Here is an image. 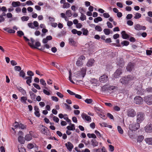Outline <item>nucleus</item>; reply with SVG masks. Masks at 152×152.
I'll return each mask as SVG.
<instances>
[{"mask_svg":"<svg viewBox=\"0 0 152 152\" xmlns=\"http://www.w3.org/2000/svg\"><path fill=\"white\" fill-rule=\"evenodd\" d=\"M117 129L118 132L121 134H122L124 133V131L120 126H118Z\"/></svg>","mask_w":152,"mask_h":152,"instance_id":"nucleus-39","label":"nucleus"},{"mask_svg":"<svg viewBox=\"0 0 152 152\" xmlns=\"http://www.w3.org/2000/svg\"><path fill=\"white\" fill-rule=\"evenodd\" d=\"M25 73L24 72L23 70H21L20 73H19V75L20 77H22L23 78L25 79Z\"/></svg>","mask_w":152,"mask_h":152,"instance_id":"nucleus-45","label":"nucleus"},{"mask_svg":"<svg viewBox=\"0 0 152 152\" xmlns=\"http://www.w3.org/2000/svg\"><path fill=\"white\" fill-rule=\"evenodd\" d=\"M107 26L109 28H112L113 26L111 23L108 21L107 22Z\"/></svg>","mask_w":152,"mask_h":152,"instance_id":"nucleus-59","label":"nucleus"},{"mask_svg":"<svg viewBox=\"0 0 152 152\" xmlns=\"http://www.w3.org/2000/svg\"><path fill=\"white\" fill-rule=\"evenodd\" d=\"M17 33H18V35L20 37H21L24 34L23 31H18Z\"/></svg>","mask_w":152,"mask_h":152,"instance_id":"nucleus-54","label":"nucleus"},{"mask_svg":"<svg viewBox=\"0 0 152 152\" xmlns=\"http://www.w3.org/2000/svg\"><path fill=\"white\" fill-rule=\"evenodd\" d=\"M82 31L83 32V34L84 35H88V31L85 28H82Z\"/></svg>","mask_w":152,"mask_h":152,"instance_id":"nucleus-41","label":"nucleus"},{"mask_svg":"<svg viewBox=\"0 0 152 152\" xmlns=\"http://www.w3.org/2000/svg\"><path fill=\"white\" fill-rule=\"evenodd\" d=\"M27 100V98L25 96H22L21 97L20 100L22 102L24 103H26V100Z\"/></svg>","mask_w":152,"mask_h":152,"instance_id":"nucleus-38","label":"nucleus"},{"mask_svg":"<svg viewBox=\"0 0 152 152\" xmlns=\"http://www.w3.org/2000/svg\"><path fill=\"white\" fill-rule=\"evenodd\" d=\"M32 138V136L30 134H26L25 137V139L26 141H29L31 140Z\"/></svg>","mask_w":152,"mask_h":152,"instance_id":"nucleus-24","label":"nucleus"},{"mask_svg":"<svg viewBox=\"0 0 152 152\" xmlns=\"http://www.w3.org/2000/svg\"><path fill=\"white\" fill-rule=\"evenodd\" d=\"M91 83L94 86H97V85H98V81L97 80L94 78L92 79L91 81Z\"/></svg>","mask_w":152,"mask_h":152,"instance_id":"nucleus-28","label":"nucleus"},{"mask_svg":"<svg viewBox=\"0 0 152 152\" xmlns=\"http://www.w3.org/2000/svg\"><path fill=\"white\" fill-rule=\"evenodd\" d=\"M80 12L81 14V16L80 18L81 20L83 21L84 20H86V16L82 12V11H81Z\"/></svg>","mask_w":152,"mask_h":152,"instance_id":"nucleus-32","label":"nucleus"},{"mask_svg":"<svg viewBox=\"0 0 152 152\" xmlns=\"http://www.w3.org/2000/svg\"><path fill=\"white\" fill-rule=\"evenodd\" d=\"M145 91L147 93H152V88L151 87H149L147 88Z\"/></svg>","mask_w":152,"mask_h":152,"instance_id":"nucleus-49","label":"nucleus"},{"mask_svg":"<svg viewBox=\"0 0 152 152\" xmlns=\"http://www.w3.org/2000/svg\"><path fill=\"white\" fill-rule=\"evenodd\" d=\"M143 99L140 96H136L134 98V102L136 104H140L143 103Z\"/></svg>","mask_w":152,"mask_h":152,"instance_id":"nucleus-7","label":"nucleus"},{"mask_svg":"<svg viewBox=\"0 0 152 152\" xmlns=\"http://www.w3.org/2000/svg\"><path fill=\"white\" fill-rule=\"evenodd\" d=\"M40 83L42 85L44 86V88H45L47 89V88L46 87V84L45 81L43 79H41L40 80Z\"/></svg>","mask_w":152,"mask_h":152,"instance_id":"nucleus-34","label":"nucleus"},{"mask_svg":"<svg viewBox=\"0 0 152 152\" xmlns=\"http://www.w3.org/2000/svg\"><path fill=\"white\" fill-rule=\"evenodd\" d=\"M95 30H96L97 31H98L100 32V31H102V27L101 26H98V25L96 26L95 27Z\"/></svg>","mask_w":152,"mask_h":152,"instance_id":"nucleus-40","label":"nucleus"},{"mask_svg":"<svg viewBox=\"0 0 152 152\" xmlns=\"http://www.w3.org/2000/svg\"><path fill=\"white\" fill-rule=\"evenodd\" d=\"M126 113L127 116L130 117H133L135 116L136 115V113L134 110L133 109H128Z\"/></svg>","mask_w":152,"mask_h":152,"instance_id":"nucleus-4","label":"nucleus"},{"mask_svg":"<svg viewBox=\"0 0 152 152\" xmlns=\"http://www.w3.org/2000/svg\"><path fill=\"white\" fill-rule=\"evenodd\" d=\"M17 88L18 89L20 92H21L23 95H24L26 94V91L21 87H17Z\"/></svg>","mask_w":152,"mask_h":152,"instance_id":"nucleus-26","label":"nucleus"},{"mask_svg":"<svg viewBox=\"0 0 152 152\" xmlns=\"http://www.w3.org/2000/svg\"><path fill=\"white\" fill-rule=\"evenodd\" d=\"M65 145L67 149L69 151H71L73 147L72 144L69 142H68L67 143H66Z\"/></svg>","mask_w":152,"mask_h":152,"instance_id":"nucleus-14","label":"nucleus"},{"mask_svg":"<svg viewBox=\"0 0 152 152\" xmlns=\"http://www.w3.org/2000/svg\"><path fill=\"white\" fill-rule=\"evenodd\" d=\"M20 3L19 1H13L12 5L14 7H16L20 5Z\"/></svg>","mask_w":152,"mask_h":152,"instance_id":"nucleus-22","label":"nucleus"},{"mask_svg":"<svg viewBox=\"0 0 152 152\" xmlns=\"http://www.w3.org/2000/svg\"><path fill=\"white\" fill-rule=\"evenodd\" d=\"M27 74L28 75L31 77L34 75L33 72L31 71H28L27 72Z\"/></svg>","mask_w":152,"mask_h":152,"instance_id":"nucleus-55","label":"nucleus"},{"mask_svg":"<svg viewBox=\"0 0 152 152\" xmlns=\"http://www.w3.org/2000/svg\"><path fill=\"white\" fill-rule=\"evenodd\" d=\"M129 42L125 40L123 41L122 42H121V44L123 45L124 46H127L129 44Z\"/></svg>","mask_w":152,"mask_h":152,"instance_id":"nucleus-47","label":"nucleus"},{"mask_svg":"<svg viewBox=\"0 0 152 152\" xmlns=\"http://www.w3.org/2000/svg\"><path fill=\"white\" fill-rule=\"evenodd\" d=\"M69 44L71 45L74 46L76 43V42L73 39L70 38L69 39Z\"/></svg>","mask_w":152,"mask_h":152,"instance_id":"nucleus-21","label":"nucleus"},{"mask_svg":"<svg viewBox=\"0 0 152 152\" xmlns=\"http://www.w3.org/2000/svg\"><path fill=\"white\" fill-rule=\"evenodd\" d=\"M28 26L29 27L31 28H34V26L33 24L32 23H30L28 24Z\"/></svg>","mask_w":152,"mask_h":152,"instance_id":"nucleus-60","label":"nucleus"},{"mask_svg":"<svg viewBox=\"0 0 152 152\" xmlns=\"http://www.w3.org/2000/svg\"><path fill=\"white\" fill-rule=\"evenodd\" d=\"M86 68H82L81 69L82 75L84 77L86 74Z\"/></svg>","mask_w":152,"mask_h":152,"instance_id":"nucleus-37","label":"nucleus"},{"mask_svg":"<svg viewBox=\"0 0 152 152\" xmlns=\"http://www.w3.org/2000/svg\"><path fill=\"white\" fill-rule=\"evenodd\" d=\"M144 101L148 104H152V95H148L145 96L144 99Z\"/></svg>","mask_w":152,"mask_h":152,"instance_id":"nucleus-6","label":"nucleus"},{"mask_svg":"<svg viewBox=\"0 0 152 152\" xmlns=\"http://www.w3.org/2000/svg\"><path fill=\"white\" fill-rule=\"evenodd\" d=\"M103 16L105 18H108L110 17V15L108 13H105L103 14Z\"/></svg>","mask_w":152,"mask_h":152,"instance_id":"nucleus-63","label":"nucleus"},{"mask_svg":"<svg viewBox=\"0 0 152 152\" xmlns=\"http://www.w3.org/2000/svg\"><path fill=\"white\" fill-rule=\"evenodd\" d=\"M145 129L146 132H152V124H148L145 127Z\"/></svg>","mask_w":152,"mask_h":152,"instance_id":"nucleus-8","label":"nucleus"},{"mask_svg":"<svg viewBox=\"0 0 152 152\" xmlns=\"http://www.w3.org/2000/svg\"><path fill=\"white\" fill-rule=\"evenodd\" d=\"M94 62V59H90L88 62L87 65L89 67L92 66Z\"/></svg>","mask_w":152,"mask_h":152,"instance_id":"nucleus-19","label":"nucleus"},{"mask_svg":"<svg viewBox=\"0 0 152 152\" xmlns=\"http://www.w3.org/2000/svg\"><path fill=\"white\" fill-rule=\"evenodd\" d=\"M46 129L47 128H46L45 127H43L41 130V132L42 133L44 134H46Z\"/></svg>","mask_w":152,"mask_h":152,"instance_id":"nucleus-52","label":"nucleus"},{"mask_svg":"<svg viewBox=\"0 0 152 152\" xmlns=\"http://www.w3.org/2000/svg\"><path fill=\"white\" fill-rule=\"evenodd\" d=\"M87 136L89 137V138H92L94 139H96V136L93 133H88L87 134Z\"/></svg>","mask_w":152,"mask_h":152,"instance_id":"nucleus-29","label":"nucleus"},{"mask_svg":"<svg viewBox=\"0 0 152 152\" xmlns=\"http://www.w3.org/2000/svg\"><path fill=\"white\" fill-rule=\"evenodd\" d=\"M104 32L106 35H109L110 34V29L107 28H105L103 30Z\"/></svg>","mask_w":152,"mask_h":152,"instance_id":"nucleus-35","label":"nucleus"},{"mask_svg":"<svg viewBox=\"0 0 152 152\" xmlns=\"http://www.w3.org/2000/svg\"><path fill=\"white\" fill-rule=\"evenodd\" d=\"M66 128L69 130H75V126L74 124H71V126H68Z\"/></svg>","mask_w":152,"mask_h":152,"instance_id":"nucleus-25","label":"nucleus"},{"mask_svg":"<svg viewBox=\"0 0 152 152\" xmlns=\"http://www.w3.org/2000/svg\"><path fill=\"white\" fill-rule=\"evenodd\" d=\"M69 79L70 81L72 82L73 83H74V82L72 80V73H71V70L69 71Z\"/></svg>","mask_w":152,"mask_h":152,"instance_id":"nucleus-43","label":"nucleus"},{"mask_svg":"<svg viewBox=\"0 0 152 152\" xmlns=\"http://www.w3.org/2000/svg\"><path fill=\"white\" fill-rule=\"evenodd\" d=\"M85 101L88 104H90L93 102V100L91 99H86Z\"/></svg>","mask_w":152,"mask_h":152,"instance_id":"nucleus-56","label":"nucleus"},{"mask_svg":"<svg viewBox=\"0 0 152 152\" xmlns=\"http://www.w3.org/2000/svg\"><path fill=\"white\" fill-rule=\"evenodd\" d=\"M122 73V69L121 68L118 69L114 74V77L115 78H118L119 77L120 75Z\"/></svg>","mask_w":152,"mask_h":152,"instance_id":"nucleus-12","label":"nucleus"},{"mask_svg":"<svg viewBox=\"0 0 152 152\" xmlns=\"http://www.w3.org/2000/svg\"><path fill=\"white\" fill-rule=\"evenodd\" d=\"M28 44L31 48H37V49H38L39 50H41V51H43V50L45 49L44 48H37L36 47H34L33 45H31V43H30L29 42H28Z\"/></svg>","mask_w":152,"mask_h":152,"instance_id":"nucleus-51","label":"nucleus"},{"mask_svg":"<svg viewBox=\"0 0 152 152\" xmlns=\"http://www.w3.org/2000/svg\"><path fill=\"white\" fill-rule=\"evenodd\" d=\"M32 79V77L31 76H26L25 77V79H27L26 83L29 86H31L30 83H31Z\"/></svg>","mask_w":152,"mask_h":152,"instance_id":"nucleus-15","label":"nucleus"},{"mask_svg":"<svg viewBox=\"0 0 152 152\" xmlns=\"http://www.w3.org/2000/svg\"><path fill=\"white\" fill-rule=\"evenodd\" d=\"M91 145L94 147H96L98 146L99 142L95 139H92L91 141Z\"/></svg>","mask_w":152,"mask_h":152,"instance_id":"nucleus-16","label":"nucleus"},{"mask_svg":"<svg viewBox=\"0 0 152 152\" xmlns=\"http://www.w3.org/2000/svg\"><path fill=\"white\" fill-rule=\"evenodd\" d=\"M29 93L30 94L31 99L32 100H34L36 96V95L31 91H29Z\"/></svg>","mask_w":152,"mask_h":152,"instance_id":"nucleus-27","label":"nucleus"},{"mask_svg":"<svg viewBox=\"0 0 152 152\" xmlns=\"http://www.w3.org/2000/svg\"><path fill=\"white\" fill-rule=\"evenodd\" d=\"M134 67V64L131 63H128L126 69L127 71L131 72L133 69Z\"/></svg>","mask_w":152,"mask_h":152,"instance_id":"nucleus-11","label":"nucleus"},{"mask_svg":"<svg viewBox=\"0 0 152 152\" xmlns=\"http://www.w3.org/2000/svg\"><path fill=\"white\" fill-rule=\"evenodd\" d=\"M117 87L116 86H110L108 87V89L110 91L113 90L115 89H116Z\"/></svg>","mask_w":152,"mask_h":152,"instance_id":"nucleus-50","label":"nucleus"},{"mask_svg":"<svg viewBox=\"0 0 152 152\" xmlns=\"http://www.w3.org/2000/svg\"><path fill=\"white\" fill-rule=\"evenodd\" d=\"M81 116L83 119H85L86 120L89 122L91 121V117L86 114H83L81 115Z\"/></svg>","mask_w":152,"mask_h":152,"instance_id":"nucleus-13","label":"nucleus"},{"mask_svg":"<svg viewBox=\"0 0 152 152\" xmlns=\"http://www.w3.org/2000/svg\"><path fill=\"white\" fill-rule=\"evenodd\" d=\"M85 59V57L83 55H81L78 58L76 63V65L77 66H81L83 65L82 60H84Z\"/></svg>","mask_w":152,"mask_h":152,"instance_id":"nucleus-5","label":"nucleus"},{"mask_svg":"<svg viewBox=\"0 0 152 152\" xmlns=\"http://www.w3.org/2000/svg\"><path fill=\"white\" fill-rule=\"evenodd\" d=\"M141 16V15L139 13H137L135 14V16L134 17V18L135 19H139L140 18Z\"/></svg>","mask_w":152,"mask_h":152,"instance_id":"nucleus-42","label":"nucleus"},{"mask_svg":"<svg viewBox=\"0 0 152 152\" xmlns=\"http://www.w3.org/2000/svg\"><path fill=\"white\" fill-rule=\"evenodd\" d=\"M21 18L22 20L23 21H27L29 19V17L27 16H24L22 17Z\"/></svg>","mask_w":152,"mask_h":152,"instance_id":"nucleus-53","label":"nucleus"},{"mask_svg":"<svg viewBox=\"0 0 152 152\" xmlns=\"http://www.w3.org/2000/svg\"><path fill=\"white\" fill-rule=\"evenodd\" d=\"M146 20L147 21L149 22V23H152V20L151 18L149 17H146Z\"/></svg>","mask_w":152,"mask_h":152,"instance_id":"nucleus-64","label":"nucleus"},{"mask_svg":"<svg viewBox=\"0 0 152 152\" xmlns=\"http://www.w3.org/2000/svg\"><path fill=\"white\" fill-rule=\"evenodd\" d=\"M121 34H122V37L124 39H127L129 38V35L126 34L125 31H122L121 32Z\"/></svg>","mask_w":152,"mask_h":152,"instance_id":"nucleus-17","label":"nucleus"},{"mask_svg":"<svg viewBox=\"0 0 152 152\" xmlns=\"http://www.w3.org/2000/svg\"><path fill=\"white\" fill-rule=\"evenodd\" d=\"M145 141L149 145H152V138H146Z\"/></svg>","mask_w":152,"mask_h":152,"instance_id":"nucleus-30","label":"nucleus"},{"mask_svg":"<svg viewBox=\"0 0 152 152\" xmlns=\"http://www.w3.org/2000/svg\"><path fill=\"white\" fill-rule=\"evenodd\" d=\"M71 31L73 34H77L79 36H80L82 34L81 31H77L75 29H73Z\"/></svg>","mask_w":152,"mask_h":152,"instance_id":"nucleus-20","label":"nucleus"},{"mask_svg":"<svg viewBox=\"0 0 152 152\" xmlns=\"http://www.w3.org/2000/svg\"><path fill=\"white\" fill-rule=\"evenodd\" d=\"M53 120L56 123H58L59 121V119L57 117L54 116L53 118Z\"/></svg>","mask_w":152,"mask_h":152,"instance_id":"nucleus-62","label":"nucleus"},{"mask_svg":"<svg viewBox=\"0 0 152 152\" xmlns=\"http://www.w3.org/2000/svg\"><path fill=\"white\" fill-rule=\"evenodd\" d=\"M134 77L132 75H129L121 78L120 81L123 84H126L128 83L130 81L133 80Z\"/></svg>","mask_w":152,"mask_h":152,"instance_id":"nucleus-1","label":"nucleus"},{"mask_svg":"<svg viewBox=\"0 0 152 152\" xmlns=\"http://www.w3.org/2000/svg\"><path fill=\"white\" fill-rule=\"evenodd\" d=\"M33 85L36 88L39 90L41 88L39 85L34 83L33 84Z\"/></svg>","mask_w":152,"mask_h":152,"instance_id":"nucleus-57","label":"nucleus"},{"mask_svg":"<svg viewBox=\"0 0 152 152\" xmlns=\"http://www.w3.org/2000/svg\"><path fill=\"white\" fill-rule=\"evenodd\" d=\"M18 127L22 129H24L26 128V126L21 124H20L18 125Z\"/></svg>","mask_w":152,"mask_h":152,"instance_id":"nucleus-58","label":"nucleus"},{"mask_svg":"<svg viewBox=\"0 0 152 152\" xmlns=\"http://www.w3.org/2000/svg\"><path fill=\"white\" fill-rule=\"evenodd\" d=\"M102 20V18L100 17H98L94 19V21L95 23H97L99 21H101Z\"/></svg>","mask_w":152,"mask_h":152,"instance_id":"nucleus-31","label":"nucleus"},{"mask_svg":"<svg viewBox=\"0 0 152 152\" xmlns=\"http://www.w3.org/2000/svg\"><path fill=\"white\" fill-rule=\"evenodd\" d=\"M108 77L106 75H103L99 77V81L102 83L106 82L108 80Z\"/></svg>","mask_w":152,"mask_h":152,"instance_id":"nucleus-9","label":"nucleus"},{"mask_svg":"<svg viewBox=\"0 0 152 152\" xmlns=\"http://www.w3.org/2000/svg\"><path fill=\"white\" fill-rule=\"evenodd\" d=\"M145 116L143 113L140 112L137 113L136 116L137 122L139 124L141 123L144 119Z\"/></svg>","mask_w":152,"mask_h":152,"instance_id":"nucleus-2","label":"nucleus"},{"mask_svg":"<svg viewBox=\"0 0 152 152\" xmlns=\"http://www.w3.org/2000/svg\"><path fill=\"white\" fill-rule=\"evenodd\" d=\"M66 16L69 17H71L72 15V12L70 10H68L66 11Z\"/></svg>","mask_w":152,"mask_h":152,"instance_id":"nucleus-36","label":"nucleus"},{"mask_svg":"<svg viewBox=\"0 0 152 152\" xmlns=\"http://www.w3.org/2000/svg\"><path fill=\"white\" fill-rule=\"evenodd\" d=\"M70 4L68 2H65L63 4L62 7L63 8H66L70 7Z\"/></svg>","mask_w":152,"mask_h":152,"instance_id":"nucleus-33","label":"nucleus"},{"mask_svg":"<svg viewBox=\"0 0 152 152\" xmlns=\"http://www.w3.org/2000/svg\"><path fill=\"white\" fill-rule=\"evenodd\" d=\"M134 28L137 30H145L146 27L145 26H141L140 24H137L134 26Z\"/></svg>","mask_w":152,"mask_h":152,"instance_id":"nucleus-10","label":"nucleus"},{"mask_svg":"<svg viewBox=\"0 0 152 152\" xmlns=\"http://www.w3.org/2000/svg\"><path fill=\"white\" fill-rule=\"evenodd\" d=\"M117 64L119 66L122 67L124 65V63L123 59L121 58L119 61L117 62Z\"/></svg>","mask_w":152,"mask_h":152,"instance_id":"nucleus-18","label":"nucleus"},{"mask_svg":"<svg viewBox=\"0 0 152 152\" xmlns=\"http://www.w3.org/2000/svg\"><path fill=\"white\" fill-rule=\"evenodd\" d=\"M108 87H107L106 85H104L102 87V92H105L108 89Z\"/></svg>","mask_w":152,"mask_h":152,"instance_id":"nucleus-44","label":"nucleus"},{"mask_svg":"<svg viewBox=\"0 0 152 152\" xmlns=\"http://www.w3.org/2000/svg\"><path fill=\"white\" fill-rule=\"evenodd\" d=\"M95 133L97 135V136H98L99 137V138H100L101 137V134L97 130L95 131Z\"/></svg>","mask_w":152,"mask_h":152,"instance_id":"nucleus-61","label":"nucleus"},{"mask_svg":"<svg viewBox=\"0 0 152 152\" xmlns=\"http://www.w3.org/2000/svg\"><path fill=\"white\" fill-rule=\"evenodd\" d=\"M143 138H144L142 136H139L138 137V138L137 139V142H141L142 141V140H143Z\"/></svg>","mask_w":152,"mask_h":152,"instance_id":"nucleus-48","label":"nucleus"},{"mask_svg":"<svg viewBox=\"0 0 152 152\" xmlns=\"http://www.w3.org/2000/svg\"><path fill=\"white\" fill-rule=\"evenodd\" d=\"M140 127V124L137 122L136 123H132L129 125V129L132 131H135Z\"/></svg>","mask_w":152,"mask_h":152,"instance_id":"nucleus-3","label":"nucleus"},{"mask_svg":"<svg viewBox=\"0 0 152 152\" xmlns=\"http://www.w3.org/2000/svg\"><path fill=\"white\" fill-rule=\"evenodd\" d=\"M18 142L21 144H23L25 140L23 137L19 136L18 138Z\"/></svg>","mask_w":152,"mask_h":152,"instance_id":"nucleus-23","label":"nucleus"},{"mask_svg":"<svg viewBox=\"0 0 152 152\" xmlns=\"http://www.w3.org/2000/svg\"><path fill=\"white\" fill-rule=\"evenodd\" d=\"M94 110L97 113V112H102V109L99 107H94Z\"/></svg>","mask_w":152,"mask_h":152,"instance_id":"nucleus-46","label":"nucleus"}]
</instances>
